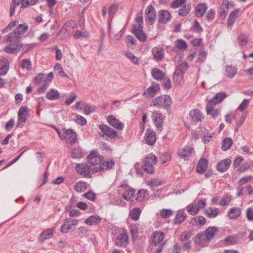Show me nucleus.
<instances>
[{"label": "nucleus", "instance_id": "1", "mask_svg": "<svg viewBox=\"0 0 253 253\" xmlns=\"http://www.w3.org/2000/svg\"><path fill=\"white\" fill-rule=\"evenodd\" d=\"M28 29L26 24H19L12 32L4 37L3 41L9 43L5 47L4 51L9 54L17 53L22 48L23 44L20 42L22 36Z\"/></svg>", "mask_w": 253, "mask_h": 253}, {"label": "nucleus", "instance_id": "2", "mask_svg": "<svg viewBox=\"0 0 253 253\" xmlns=\"http://www.w3.org/2000/svg\"><path fill=\"white\" fill-rule=\"evenodd\" d=\"M157 163V157L152 154H149L144 159L143 167L146 172L148 173L152 174L154 172V166Z\"/></svg>", "mask_w": 253, "mask_h": 253}, {"label": "nucleus", "instance_id": "3", "mask_svg": "<svg viewBox=\"0 0 253 253\" xmlns=\"http://www.w3.org/2000/svg\"><path fill=\"white\" fill-rule=\"evenodd\" d=\"M171 103V99L169 95H163L153 99L151 102V106L162 107L167 108L169 107Z\"/></svg>", "mask_w": 253, "mask_h": 253}, {"label": "nucleus", "instance_id": "4", "mask_svg": "<svg viewBox=\"0 0 253 253\" xmlns=\"http://www.w3.org/2000/svg\"><path fill=\"white\" fill-rule=\"evenodd\" d=\"M145 19L146 22L153 25L156 19V12L155 8L152 5H149L145 11Z\"/></svg>", "mask_w": 253, "mask_h": 253}, {"label": "nucleus", "instance_id": "5", "mask_svg": "<svg viewBox=\"0 0 253 253\" xmlns=\"http://www.w3.org/2000/svg\"><path fill=\"white\" fill-rule=\"evenodd\" d=\"M99 128L102 131V134L99 133L100 136L104 137L105 135L106 137L111 138H114L117 136V131L106 125H100Z\"/></svg>", "mask_w": 253, "mask_h": 253}, {"label": "nucleus", "instance_id": "6", "mask_svg": "<svg viewBox=\"0 0 253 253\" xmlns=\"http://www.w3.org/2000/svg\"><path fill=\"white\" fill-rule=\"evenodd\" d=\"M218 228L215 227H210L208 228L204 233L198 235V238L200 240H210L211 239L215 234L217 232Z\"/></svg>", "mask_w": 253, "mask_h": 253}, {"label": "nucleus", "instance_id": "7", "mask_svg": "<svg viewBox=\"0 0 253 253\" xmlns=\"http://www.w3.org/2000/svg\"><path fill=\"white\" fill-rule=\"evenodd\" d=\"M132 33L137 39L141 42H144L146 41L147 36L143 31V26H136L135 24L133 25Z\"/></svg>", "mask_w": 253, "mask_h": 253}, {"label": "nucleus", "instance_id": "8", "mask_svg": "<svg viewBox=\"0 0 253 253\" xmlns=\"http://www.w3.org/2000/svg\"><path fill=\"white\" fill-rule=\"evenodd\" d=\"M28 108L25 106L21 107L18 113V123L17 126H22L26 120V117L28 115Z\"/></svg>", "mask_w": 253, "mask_h": 253}, {"label": "nucleus", "instance_id": "9", "mask_svg": "<svg viewBox=\"0 0 253 253\" xmlns=\"http://www.w3.org/2000/svg\"><path fill=\"white\" fill-rule=\"evenodd\" d=\"M88 164L90 167L93 165H97L100 164L103 159V157L97 155V152L92 151L87 156Z\"/></svg>", "mask_w": 253, "mask_h": 253}, {"label": "nucleus", "instance_id": "10", "mask_svg": "<svg viewBox=\"0 0 253 253\" xmlns=\"http://www.w3.org/2000/svg\"><path fill=\"white\" fill-rule=\"evenodd\" d=\"M63 130L64 131L63 136H64L63 140L68 141L71 144H75L77 139V134L75 131L72 129H66L64 128Z\"/></svg>", "mask_w": 253, "mask_h": 253}, {"label": "nucleus", "instance_id": "11", "mask_svg": "<svg viewBox=\"0 0 253 253\" xmlns=\"http://www.w3.org/2000/svg\"><path fill=\"white\" fill-rule=\"evenodd\" d=\"M129 242L127 234L123 232L120 234L115 240V245L119 247H126Z\"/></svg>", "mask_w": 253, "mask_h": 253}, {"label": "nucleus", "instance_id": "12", "mask_svg": "<svg viewBox=\"0 0 253 253\" xmlns=\"http://www.w3.org/2000/svg\"><path fill=\"white\" fill-rule=\"evenodd\" d=\"M78 223L75 219H69L65 221L61 226L60 230L63 233H67L70 230L73 229Z\"/></svg>", "mask_w": 253, "mask_h": 253}, {"label": "nucleus", "instance_id": "13", "mask_svg": "<svg viewBox=\"0 0 253 253\" xmlns=\"http://www.w3.org/2000/svg\"><path fill=\"white\" fill-rule=\"evenodd\" d=\"M196 205L197 208L195 207V210L194 211L191 210V209L194 208L192 205H189L186 207L187 211L190 214L194 215L197 214L200 209L204 208L206 206V201L205 200H199L198 204H196Z\"/></svg>", "mask_w": 253, "mask_h": 253}, {"label": "nucleus", "instance_id": "14", "mask_svg": "<svg viewBox=\"0 0 253 253\" xmlns=\"http://www.w3.org/2000/svg\"><path fill=\"white\" fill-rule=\"evenodd\" d=\"M75 169L78 173L85 176L88 175L91 170L90 166L84 163L77 164Z\"/></svg>", "mask_w": 253, "mask_h": 253}, {"label": "nucleus", "instance_id": "15", "mask_svg": "<svg viewBox=\"0 0 253 253\" xmlns=\"http://www.w3.org/2000/svg\"><path fill=\"white\" fill-rule=\"evenodd\" d=\"M160 89V85L158 84L153 83V85L149 87L144 92V95L147 98L153 97Z\"/></svg>", "mask_w": 253, "mask_h": 253}, {"label": "nucleus", "instance_id": "16", "mask_svg": "<svg viewBox=\"0 0 253 253\" xmlns=\"http://www.w3.org/2000/svg\"><path fill=\"white\" fill-rule=\"evenodd\" d=\"M144 139L146 144L153 145L156 141L155 132L153 130L147 129L146 131Z\"/></svg>", "mask_w": 253, "mask_h": 253}, {"label": "nucleus", "instance_id": "17", "mask_svg": "<svg viewBox=\"0 0 253 253\" xmlns=\"http://www.w3.org/2000/svg\"><path fill=\"white\" fill-rule=\"evenodd\" d=\"M114 162L112 160H110L101 163L100 166L95 167L93 169V170L95 172H98L104 170H109L113 169L114 167Z\"/></svg>", "mask_w": 253, "mask_h": 253}, {"label": "nucleus", "instance_id": "18", "mask_svg": "<svg viewBox=\"0 0 253 253\" xmlns=\"http://www.w3.org/2000/svg\"><path fill=\"white\" fill-rule=\"evenodd\" d=\"M107 120L108 123L113 127L120 130H122L123 129V124L119 120L117 119L114 116H109Z\"/></svg>", "mask_w": 253, "mask_h": 253}, {"label": "nucleus", "instance_id": "19", "mask_svg": "<svg viewBox=\"0 0 253 253\" xmlns=\"http://www.w3.org/2000/svg\"><path fill=\"white\" fill-rule=\"evenodd\" d=\"M193 150V148L192 146H187L182 149H179L178 151V155L180 158H183L186 160L191 154Z\"/></svg>", "mask_w": 253, "mask_h": 253}, {"label": "nucleus", "instance_id": "20", "mask_svg": "<svg viewBox=\"0 0 253 253\" xmlns=\"http://www.w3.org/2000/svg\"><path fill=\"white\" fill-rule=\"evenodd\" d=\"M231 161L229 159H226L221 161L217 165V169L221 172L226 171L231 165Z\"/></svg>", "mask_w": 253, "mask_h": 253}, {"label": "nucleus", "instance_id": "21", "mask_svg": "<svg viewBox=\"0 0 253 253\" xmlns=\"http://www.w3.org/2000/svg\"><path fill=\"white\" fill-rule=\"evenodd\" d=\"M159 13V23H166L170 20L171 15L168 11L161 10Z\"/></svg>", "mask_w": 253, "mask_h": 253}, {"label": "nucleus", "instance_id": "22", "mask_svg": "<svg viewBox=\"0 0 253 253\" xmlns=\"http://www.w3.org/2000/svg\"><path fill=\"white\" fill-rule=\"evenodd\" d=\"M152 118L154 121L155 126L161 129L163 123L162 114L159 112H154L152 113Z\"/></svg>", "mask_w": 253, "mask_h": 253}, {"label": "nucleus", "instance_id": "23", "mask_svg": "<svg viewBox=\"0 0 253 253\" xmlns=\"http://www.w3.org/2000/svg\"><path fill=\"white\" fill-rule=\"evenodd\" d=\"M165 237V234L161 231H156L153 234L152 241L154 246L160 245L161 242L164 239Z\"/></svg>", "mask_w": 253, "mask_h": 253}, {"label": "nucleus", "instance_id": "24", "mask_svg": "<svg viewBox=\"0 0 253 253\" xmlns=\"http://www.w3.org/2000/svg\"><path fill=\"white\" fill-rule=\"evenodd\" d=\"M152 52L156 61H161L163 59L164 54L163 48L155 47L152 48Z\"/></svg>", "mask_w": 253, "mask_h": 253}, {"label": "nucleus", "instance_id": "25", "mask_svg": "<svg viewBox=\"0 0 253 253\" xmlns=\"http://www.w3.org/2000/svg\"><path fill=\"white\" fill-rule=\"evenodd\" d=\"M207 9V5L204 3H199L196 7L195 15L198 17H202Z\"/></svg>", "mask_w": 253, "mask_h": 253}, {"label": "nucleus", "instance_id": "26", "mask_svg": "<svg viewBox=\"0 0 253 253\" xmlns=\"http://www.w3.org/2000/svg\"><path fill=\"white\" fill-rule=\"evenodd\" d=\"M208 167V161L206 159H201L198 162L196 168V171L199 173H203L205 172Z\"/></svg>", "mask_w": 253, "mask_h": 253}, {"label": "nucleus", "instance_id": "27", "mask_svg": "<svg viewBox=\"0 0 253 253\" xmlns=\"http://www.w3.org/2000/svg\"><path fill=\"white\" fill-rule=\"evenodd\" d=\"M55 227L47 229L41 233L40 236V241H43L44 240L51 238L53 235V232L55 231Z\"/></svg>", "mask_w": 253, "mask_h": 253}, {"label": "nucleus", "instance_id": "28", "mask_svg": "<svg viewBox=\"0 0 253 253\" xmlns=\"http://www.w3.org/2000/svg\"><path fill=\"white\" fill-rule=\"evenodd\" d=\"M212 103L208 102L206 111L208 115H211L213 119H215L220 113V110L218 109H213Z\"/></svg>", "mask_w": 253, "mask_h": 253}, {"label": "nucleus", "instance_id": "29", "mask_svg": "<svg viewBox=\"0 0 253 253\" xmlns=\"http://www.w3.org/2000/svg\"><path fill=\"white\" fill-rule=\"evenodd\" d=\"M206 218L203 216H197L191 219L190 223L195 226H203L206 224Z\"/></svg>", "mask_w": 253, "mask_h": 253}, {"label": "nucleus", "instance_id": "30", "mask_svg": "<svg viewBox=\"0 0 253 253\" xmlns=\"http://www.w3.org/2000/svg\"><path fill=\"white\" fill-rule=\"evenodd\" d=\"M226 96V94L225 92H219L217 93L212 99L209 100L208 102L215 105L221 102Z\"/></svg>", "mask_w": 253, "mask_h": 253}, {"label": "nucleus", "instance_id": "31", "mask_svg": "<svg viewBox=\"0 0 253 253\" xmlns=\"http://www.w3.org/2000/svg\"><path fill=\"white\" fill-rule=\"evenodd\" d=\"M189 116L192 120L194 121H201L203 119L202 113L198 109L191 110L189 113Z\"/></svg>", "mask_w": 253, "mask_h": 253}, {"label": "nucleus", "instance_id": "32", "mask_svg": "<svg viewBox=\"0 0 253 253\" xmlns=\"http://www.w3.org/2000/svg\"><path fill=\"white\" fill-rule=\"evenodd\" d=\"M68 23H66L58 33L57 36V38L59 40H63L69 36V34L68 32Z\"/></svg>", "mask_w": 253, "mask_h": 253}, {"label": "nucleus", "instance_id": "33", "mask_svg": "<svg viewBox=\"0 0 253 253\" xmlns=\"http://www.w3.org/2000/svg\"><path fill=\"white\" fill-rule=\"evenodd\" d=\"M237 68L234 66H227L225 69V76L230 78H233L236 74Z\"/></svg>", "mask_w": 253, "mask_h": 253}, {"label": "nucleus", "instance_id": "34", "mask_svg": "<svg viewBox=\"0 0 253 253\" xmlns=\"http://www.w3.org/2000/svg\"><path fill=\"white\" fill-rule=\"evenodd\" d=\"M186 214L183 211H179L176 214L174 219V223L175 224H180L186 219Z\"/></svg>", "mask_w": 253, "mask_h": 253}, {"label": "nucleus", "instance_id": "35", "mask_svg": "<svg viewBox=\"0 0 253 253\" xmlns=\"http://www.w3.org/2000/svg\"><path fill=\"white\" fill-rule=\"evenodd\" d=\"M187 47V44L185 41L182 39H178L174 42V47L173 50H175L176 48L179 50H185Z\"/></svg>", "mask_w": 253, "mask_h": 253}, {"label": "nucleus", "instance_id": "36", "mask_svg": "<svg viewBox=\"0 0 253 253\" xmlns=\"http://www.w3.org/2000/svg\"><path fill=\"white\" fill-rule=\"evenodd\" d=\"M152 77L158 81L162 80L165 77V74L158 68H154L151 71Z\"/></svg>", "mask_w": 253, "mask_h": 253}, {"label": "nucleus", "instance_id": "37", "mask_svg": "<svg viewBox=\"0 0 253 253\" xmlns=\"http://www.w3.org/2000/svg\"><path fill=\"white\" fill-rule=\"evenodd\" d=\"M141 210L139 208H134L130 211L129 216L134 221L137 220L139 218Z\"/></svg>", "mask_w": 253, "mask_h": 253}, {"label": "nucleus", "instance_id": "38", "mask_svg": "<svg viewBox=\"0 0 253 253\" xmlns=\"http://www.w3.org/2000/svg\"><path fill=\"white\" fill-rule=\"evenodd\" d=\"M59 93L57 90L51 89L46 93V97L51 100L57 99L59 97Z\"/></svg>", "mask_w": 253, "mask_h": 253}, {"label": "nucleus", "instance_id": "39", "mask_svg": "<svg viewBox=\"0 0 253 253\" xmlns=\"http://www.w3.org/2000/svg\"><path fill=\"white\" fill-rule=\"evenodd\" d=\"M241 213V211L240 208L234 207L230 209L229 216L231 219H236L240 215Z\"/></svg>", "mask_w": 253, "mask_h": 253}, {"label": "nucleus", "instance_id": "40", "mask_svg": "<svg viewBox=\"0 0 253 253\" xmlns=\"http://www.w3.org/2000/svg\"><path fill=\"white\" fill-rule=\"evenodd\" d=\"M191 8L190 3H185L182 7L179 9L178 13L179 15L181 16H184L186 15L190 11Z\"/></svg>", "mask_w": 253, "mask_h": 253}, {"label": "nucleus", "instance_id": "41", "mask_svg": "<svg viewBox=\"0 0 253 253\" xmlns=\"http://www.w3.org/2000/svg\"><path fill=\"white\" fill-rule=\"evenodd\" d=\"M101 221V218L98 215H91L86 219L85 222L88 225H93Z\"/></svg>", "mask_w": 253, "mask_h": 253}, {"label": "nucleus", "instance_id": "42", "mask_svg": "<svg viewBox=\"0 0 253 253\" xmlns=\"http://www.w3.org/2000/svg\"><path fill=\"white\" fill-rule=\"evenodd\" d=\"M142 229V226L137 224H132L130 226V232L133 237L136 236L138 233L141 232Z\"/></svg>", "mask_w": 253, "mask_h": 253}, {"label": "nucleus", "instance_id": "43", "mask_svg": "<svg viewBox=\"0 0 253 253\" xmlns=\"http://www.w3.org/2000/svg\"><path fill=\"white\" fill-rule=\"evenodd\" d=\"M21 1L20 0H12L10 3L9 16L12 17L13 16L15 8L20 4Z\"/></svg>", "mask_w": 253, "mask_h": 253}, {"label": "nucleus", "instance_id": "44", "mask_svg": "<svg viewBox=\"0 0 253 253\" xmlns=\"http://www.w3.org/2000/svg\"><path fill=\"white\" fill-rule=\"evenodd\" d=\"M233 141L231 138L227 137L225 138L222 143V149L223 151H226L230 149L232 146Z\"/></svg>", "mask_w": 253, "mask_h": 253}, {"label": "nucleus", "instance_id": "45", "mask_svg": "<svg viewBox=\"0 0 253 253\" xmlns=\"http://www.w3.org/2000/svg\"><path fill=\"white\" fill-rule=\"evenodd\" d=\"M188 69V64L186 62H183L180 63L176 67L175 71L180 73L182 75L184 74Z\"/></svg>", "mask_w": 253, "mask_h": 253}, {"label": "nucleus", "instance_id": "46", "mask_svg": "<svg viewBox=\"0 0 253 253\" xmlns=\"http://www.w3.org/2000/svg\"><path fill=\"white\" fill-rule=\"evenodd\" d=\"M20 65L22 69H26L27 71H30L32 68L31 62L29 59H23L21 61Z\"/></svg>", "mask_w": 253, "mask_h": 253}, {"label": "nucleus", "instance_id": "47", "mask_svg": "<svg viewBox=\"0 0 253 253\" xmlns=\"http://www.w3.org/2000/svg\"><path fill=\"white\" fill-rule=\"evenodd\" d=\"M239 11V9H235L230 12L228 19V23L229 25H231L234 23Z\"/></svg>", "mask_w": 253, "mask_h": 253}, {"label": "nucleus", "instance_id": "48", "mask_svg": "<svg viewBox=\"0 0 253 253\" xmlns=\"http://www.w3.org/2000/svg\"><path fill=\"white\" fill-rule=\"evenodd\" d=\"M218 213V209L214 208V209L210 208L209 210H206V214L210 218H214L217 216Z\"/></svg>", "mask_w": 253, "mask_h": 253}, {"label": "nucleus", "instance_id": "49", "mask_svg": "<svg viewBox=\"0 0 253 253\" xmlns=\"http://www.w3.org/2000/svg\"><path fill=\"white\" fill-rule=\"evenodd\" d=\"M20 1H21V7L26 8L34 5L37 3L38 0H20Z\"/></svg>", "mask_w": 253, "mask_h": 253}, {"label": "nucleus", "instance_id": "50", "mask_svg": "<svg viewBox=\"0 0 253 253\" xmlns=\"http://www.w3.org/2000/svg\"><path fill=\"white\" fill-rule=\"evenodd\" d=\"M248 37L246 35L244 34H240L238 38L239 44L242 46L246 45L248 42Z\"/></svg>", "mask_w": 253, "mask_h": 253}, {"label": "nucleus", "instance_id": "51", "mask_svg": "<svg viewBox=\"0 0 253 253\" xmlns=\"http://www.w3.org/2000/svg\"><path fill=\"white\" fill-rule=\"evenodd\" d=\"M135 193V191L133 189H129L125 191L124 193V198L127 201L131 200L133 197Z\"/></svg>", "mask_w": 253, "mask_h": 253}, {"label": "nucleus", "instance_id": "52", "mask_svg": "<svg viewBox=\"0 0 253 253\" xmlns=\"http://www.w3.org/2000/svg\"><path fill=\"white\" fill-rule=\"evenodd\" d=\"M75 190L78 192L84 191L86 189V183L84 182H78L75 186Z\"/></svg>", "mask_w": 253, "mask_h": 253}, {"label": "nucleus", "instance_id": "53", "mask_svg": "<svg viewBox=\"0 0 253 253\" xmlns=\"http://www.w3.org/2000/svg\"><path fill=\"white\" fill-rule=\"evenodd\" d=\"M71 155L72 158L75 159L80 158L83 156L82 150L79 148H74L72 151Z\"/></svg>", "mask_w": 253, "mask_h": 253}, {"label": "nucleus", "instance_id": "54", "mask_svg": "<svg viewBox=\"0 0 253 253\" xmlns=\"http://www.w3.org/2000/svg\"><path fill=\"white\" fill-rule=\"evenodd\" d=\"M250 102V100L247 99H244L242 102L240 104L238 108V109L240 112L244 111L246 109H247L249 106V104Z\"/></svg>", "mask_w": 253, "mask_h": 253}, {"label": "nucleus", "instance_id": "55", "mask_svg": "<svg viewBox=\"0 0 253 253\" xmlns=\"http://www.w3.org/2000/svg\"><path fill=\"white\" fill-rule=\"evenodd\" d=\"M172 214V211L169 209H163L160 212L161 216L164 218L170 217Z\"/></svg>", "mask_w": 253, "mask_h": 253}, {"label": "nucleus", "instance_id": "56", "mask_svg": "<svg viewBox=\"0 0 253 253\" xmlns=\"http://www.w3.org/2000/svg\"><path fill=\"white\" fill-rule=\"evenodd\" d=\"M96 107L94 106L86 105L84 107V112L85 115H89L95 111Z\"/></svg>", "mask_w": 253, "mask_h": 253}, {"label": "nucleus", "instance_id": "57", "mask_svg": "<svg viewBox=\"0 0 253 253\" xmlns=\"http://www.w3.org/2000/svg\"><path fill=\"white\" fill-rule=\"evenodd\" d=\"M146 191L144 189H140L138 191L136 200L138 201H142L145 197Z\"/></svg>", "mask_w": 253, "mask_h": 253}, {"label": "nucleus", "instance_id": "58", "mask_svg": "<svg viewBox=\"0 0 253 253\" xmlns=\"http://www.w3.org/2000/svg\"><path fill=\"white\" fill-rule=\"evenodd\" d=\"M207 53L204 51H201L198 55L197 62H203L206 58Z\"/></svg>", "mask_w": 253, "mask_h": 253}, {"label": "nucleus", "instance_id": "59", "mask_svg": "<svg viewBox=\"0 0 253 253\" xmlns=\"http://www.w3.org/2000/svg\"><path fill=\"white\" fill-rule=\"evenodd\" d=\"M118 8V5H117L116 4H113L110 7V8L109 9L108 13H109V17L111 18H112L113 17L114 14L117 12Z\"/></svg>", "mask_w": 253, "mask_h": 253}, {"label": "nucleus", "instance_id": "60", "mask_svg": "<svg viewBox=\"0 0 253 253\" xmlns=\"http://www.w3.org/2000/svg\"><path fill=\"white\" fill-rule=\"evenodd\" d=\"M126 56L133 63L137 65L138 64V59L133 55L131 53L127 52L126 53Z\"/></svg>", "mask_w": 253, "mask_h": 253}, {"label": "nucleus", "instance_id": "61", "mask_svg": "<svg viewBox=\"0 0 253 253\" xmlns=\"http://www.w3.org/2000/svg\"><path fill=\"white\" fill-rule=\"evenodd\" d=\"M182 78V75L180 74V73H178L176 71H175L174 75H173V82L174 83H176V84H179Z\"/></svg>", "mask_w": 253, "mask_h": 253}, {"label": "nucleus", "instance_id": "62", "mask_svg": "<svg viewBox=\"0 0 253 253\" xmlns=\"http://www.w3.org/2000/svg\"><path fill=\"white\" fill-rule=\"evenodd\" d=\"M8 70V64L7 63H5L4 65L1 64L0 66V75H5Z\"/></svg>", "mask_w": 253, "mask_h": 253}, {"label": "nucleus", "instance_id": "63", "mask_svg": "<svg viewBox=\"0 0 253 253\" xmlns=\"http://www.w3.org/2000/svg\"><path fill=\"white\" fill-rule=\"evenodd\" d=\"M75 122L77 124L81 126H84L86 123V120L84 117L80 115L77 116Z\"/></svg>", "mask_w": 253, "mask_h": 253}, {"label": "nucleus", "instance_id": "64", "mask_svg": "<svg viewBox=\"0 0 253 253\" xmlns=\"http://www.w3.org/2000/svg\"><path fill=\"white\" fill-rule=\"evenodd\" d=\"M191 232H184L181 234L180 239L182 241H187L191 238Z\"/></svg>", "mask_w": 253, "mask_h": 253}]
</instances>
